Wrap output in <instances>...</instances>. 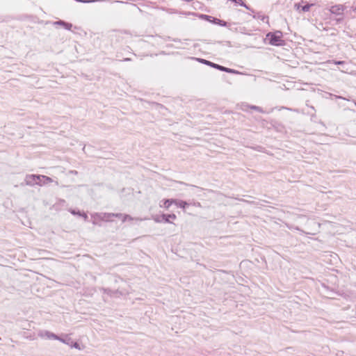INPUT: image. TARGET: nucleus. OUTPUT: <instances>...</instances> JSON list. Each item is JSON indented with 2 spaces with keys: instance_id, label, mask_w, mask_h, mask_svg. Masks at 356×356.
<instances>
[{
  "instance_id": "nucleus-3",
  "label": "nucleus",
  "mask_w": 356,
  "mask_h": 356,
  "mask_svg": "<svg viewBox=\"0 0 356 356\" xmlns=\"http://www.w3.org/2000/svg\"><path fill=\"white\" fill-rule=\"evenodd\" d=\"M115 213H94L92 215V218L93 219V223H97V221H111V218L114 217Z\"/></svg>"
},
{
  "instance_id": "nucleus-24",
  "label": "nucleus",
  "mask_w": 356,
  "mask_h": 356,
  "mask_svg": "<svg viewBox=\"0 0 356 356\" xmlns=\"http://www.w3.org/2000/svg\"><path fill=\"white\" fill-rule=\"evenodd\" d=\"M168 12L170 13H175V11H172V10H170V11L169 10Z\"/></svg>"
},
{
  "instance_id": "nucleus-14",
  "label": "nucleus",
  "mask_w": 356,
  "mask_h": 356,
  "mask_svg": "<svg viewBox=\"0 0 356 356\" xmlns=\"http://www.w3.org/2000/svg\"><path fill=\"white\" fill-rule=\"evenodd\" d=\"M214 22L216 24H219L222 25V26H225V24H226V22H222V21H221V20H220L218 19H215Z\"/></svg>"
},
{
  "instance_id": "nucleus-18",
  "label": "nucleus",
  "mask_w": 356,
  "mask_h": 356,
  "mask_svg": "<svg viewBox=\"0 0 356 356\" xmlns=\"http://www.w3.org/2000/svg\"><path fill=\"white\" fill-rule=\"evenodd\" d=\"M79 216H83L85 220L88 218V216L86 213H79Z\"/></svg>"
},
{
  "instance_id": "nucleus-1",
  "label": "nucleus",
  "mask_w": 356,
  "mask_h": 356,
  "mask_svg": "<svg viewBox=\"0 0 356 356\" xmlns=\"http://www.w3.org/2000/svg\"><path fill=\"white\" fill-rule=\"evenodd\" d=\"M24 181L26 185L33 186L39 185L40 186L49 184L53 182V179L45 175H27Z\"/></svg>"
},
{
  "instance_id": "nucleus-21",
  "label": "nucleus",
  "mask_w": 356,
  "mask_h": 356,
  "mask_svg": "<svg viewBox=\"0 0 356 356\" xmlns=\"http://www.w3.org/2000/svg\"><path fill=\"white\" fill-rule=\"evenodd\" d=\"M71 213H72V214H74V215H75V214L79 215V212H75V211L72 210V211H71Z\"/></svg>"
},
{
  "instance_id": "nucleus-23",
  "label": "nucleus",
  "mask_w": 356,
  "mask_h": 356,
  "mask_svg": "<svg viewBox=\"0 0 356 356\" xmlns=\"http://www.w3.org/2000/svg\"><path fill=\"white\" fill-rule=\"evenodd\" d=\"M104 292L108 293L110 291L108 290H107V289H104Z\"/></svg>"
},
{
  "instance_id": "nucleus-13",
  "label": "nucleus",
  "mask_w": 356,
  "mask_h": 356,
  "mask_svg": "<svg viewBox=\"0 0 356 356\" xmlns=\"http://www.w3.org/2000/svg\"><path fill=\"white\" fill-rule=\"evenodd\" d=\"M313 6V4H307L301 7V10L303 12H307L309 10L310 8Z\"/></svg>"
},
{
  "instance_id": "nucleus-11",
  "label": "nucleus",
  "mask_w": 356,
  "mask_h": 356,
  "mask_svg": "<svg viewBox=\"0 0 356 356\" xmlns=\"http://www.w3.org/2000/svg\"><path fill=\"white\" fill-rule=\"evenodd\" d=\"M330 11L332 13L340 14L343 11V8L341 6H334L331 8Z\"/></svg>"
},
{
  "instance_id": "nucleus-22",
  "label": "nucleus",
  "mask_w": 356,
  "mask_h": 356,
  "mask_svg": "<svg viewBox=\"0 0 356 356\" xmlns=\"http://www.w3.org/2000/svg\"><path fill=\"white\" fill-rule=\"evenodd\" d=\"M195 206H197V207H200V203L197 202V203H195L194 204Z\"/></svg>"
},
{
  "instance_id": "nucleus-5",
  "label": "nucleus",
  "mask_w": 356,
  "mask_h": 356,
  "mask_svg": "<svg viewBox=\"0 0 356 356\" xmlns=\"http://www.w3.org/2000/svg\"><path fill=\"white\" fill-rule=\"evenodd\" d=\"M115 217L120 218L123 222H126L127 220L128 221H131V220H143V219L139 218H134L131 217L129 215L122 214V213H115Z\"/></svg>"
},
{
  "instance_id": "nucleus-20",
  "label": "nucleus",
  "mask_w": 356,
  "mask_h": 356,
  "mask_svg": "<svg viewBox=\"0 0 356 356\" xmlns=\"http://www.w3.org/2000/svg\"><path fill=\"white\" fill-rule=\"evenodd\" d=\"M301 6L300 4H298V3H296L295 4V8L297 9V10H300L301 9Z\"/></svg>"
},
{
  "instance_id": "nucleus-6",
  "label": "nucleus",
  "mask_w": 356,
  "mask_h": 356,
  "mask_svg": "<svg viewBox=\"0 0 356 356\" xmlns=\"http://www.w3.org/2000/svg\"><path fill=\"white\" fill-rule=\"evenodd\" d=\"M159 207L161 208H165L166 209H169L170 207L173 204V199H163L159 202Z\"/></svg>"
},
{
  "instance_id": "nucleus-10",
  "label": "nucleus",
  "mask_w": 356,
  "mask_h": 356,
  "mask_svg": "<svg viewBox=\"0 0 356 356\" xmlns=\"http://www.w3.org/2000/svg\"><path fill=\"white\" fill-rule=\"evenodd\" d=\"M55 24H58L63 26L65 29L70 30L72 27V24L70 23L65 22L63 21H57L55 22Z\"/></svg>"
},
{
  "instance_id": "nucleus-2",
  "label": "nucleus",
  "mask_w": 356,
  "mask_h": 356,
  "mask_svg": "<svg viewBox=\"0 0 356 356\" xmlns=\"http://www.w3.org/2000/svg\"><path fill=\"white\" fill-rule=\"evenodd\" d=\"M38 336L41 338H44V339H54V340H58L60 341V342L63 343H65V344H70V339H64L62 337H60L58 336H57L56 334L49 332V331H40L39 333H38Z\"/></svg>"
},
{
  "instance_id": "nucleus-12",
  "label": "nucleus",
  "mask_w": 356,
  "mask_h": 356,
  "mask_svg": "<svg viewBox=\"0 0 356 356\" xmlns=\"http://www.w3.org/2000/svg\"><path fill=\"white\" fill-rule=\"evenodd\" d=\"M202 62H203V63H206L207 65H211V66H213V67H216V68H217V69H218V70H220L221 71H225V67L218 65L217 64L212 63H211V62H209L208 60H202Z\"/></svg>"
},
{
  "instance_id": "nucleus-16",
  "label": "nucleus",
  "mask_w": 356,
  "mask_h": 356,
  "mask_svg": "<svg viewBox=\"0 0 356 356\" xmlns=\"http://www.w3.org/2000/svg\"><path fill=\"white\" fill-rule=\"evenodd\" d=\"M153 220H154L156 222H161V220H160V218H159L158 216H154V217H153Z\"/></svg>"
},
{
  "instance_id": "nucleus-7",
  "label": "nucleus",
  "mask_w": 356,
  "mask_h": 356,
  "mask_svg": "<svg viewBox=\"0 0 356 356\" xmlns=\"http://www.w3.org/2000/svg\"><path fill=\"white\" fill-rule=\"evenodd\" d=\"M173 204L177 207L182 208L184 209L188 205V203H187L186 201L177 199H173Z\"/></svg>"
},
{
  "instance_id": "nucleus-9",
  "label": "nucleus",
  "mask_w": 356,
  "mask_h": 356,
  "mask_svg": "<svg viewBox=\"0 0 356 356\" xmlns=\"http://www.w3.org/2000/svg\"><path fill=\"white\" fill-rule=\"evenodd\" d=\"M70 339V341H69L70 344H67L68 346H70L71 348H76L79 350H82V348L81 347L79 343H78L77 342L72 341V340L70 337H66V338L65 339Z\"/></svg>"
},
{
  "instance_id": "nucleus-19",
  "label": "nucleus",
  "mask_w": 356,
  "mask_h": 356,
  "mask_svg": "<svg viewBox=\"0 0 356 356\" xmlns=\"http://www.w3.org/2000/svg\"><path fill=\"white\" fill-rule=\"evenodd\" d=\"M334 63L336 65H342L344 63L343 61H334Z\"/></svg>"
},
{
  "instance_id": "nucleus-15",
  "label": "nucleus",
  "mask_w": 356,
  "mask_h": 356,
  "mask_svg": "<svg viewBox=\"0 0 356 356\" xmlns=\"http://www.w3.org/2000/svg\"><path fill=\"white\" fill-rule=\"evenodd\" d=\"M251 108L254 109V110H257V111H259V112H261V111H261V108H259V107H258V106H251Z\"/></svg>"
},
{
  "instance_id": "nucleus-25",
  "label": "nucleus",
  "mask_w": 356,
  "mask_h": 356,
  "mask_svg": "<svg viewBox=\"0 0 356 356\" xmlns=\"http://www.w3.org/2000/svg\"><path fill=\"white\" fill-rule=\"evenodd\" d=\"M55 184H56V185H58V181H55Z\"/></svg>"
},
{
  "instance_id": "nucleus-17",
  "label": "nucleus",
  "mask_w": 356,
  "mask_h": 356,
  "mask_svg": "<svg viewBox=\"0 0 356 356\" xmlns=\"http://www.w3.org/2000/svg\"><path fill=\"white\" fill-rule=\"evenodd\" d=\"M225 72H233V73H234V72H235V71H234V70H231V69H229V68H227V67H225Z\"/></svg>"
},
{
  "instance_id": "nucleus-8",
  "label": "nucleus",
  "mask_w": 356,
  "mask_h": 356,
  "mask_svg": "<svg viewBox=\"0 0 356 356\" xmlns=\"http://www.w3.org/2000/svg\"><path fill=\"white\" fill-rule=\"evenodd\" d=\"M161 217H162V218L164 220V221L165 222H170V219L175 220L177 218L176 215L174 214V213H172V214H163Z\"/></svg>"
},
{
  "instance_id": "nucleus-4",
  "label": "nucleus",
  "mask_w": 356,
  "mask_h": 356,
  "mask_svg": "<svg viewBox=\"0 0 356 356\" xmlns=\"http://www.w3.org/2000/svg\"><path fill=\"white\" fill-rule=\"evenodd\" d=\"M267 38H269L270 44L272 45H279L282 41V33L280 31H276L273 33H268Z\"/></svg>"
}]
</instances>
